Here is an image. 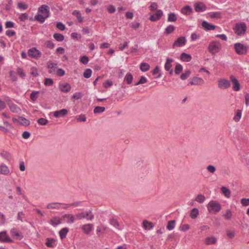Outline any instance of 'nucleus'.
I'll return each mask as SVG.
<instances>
[{
  "label": "nucleus",
  "instance_id": "3",
  "mask_svg": "<svg viewBox=\"0 0 249 249\" xmlns=\"http://www.w3.org/2000/svg\"><path fill=\"white\" fill-rule=\"evenodd\" d=\"M221 45L219 42L214 41L210 43L208 47L209 51L213 54L219 52Z\"/></svg>",
  "mask_w": 249,
  "mask_h": 249
},
{
  "label": "nucleus",
  "instance_id": "23",
  "mask_svg": "<svg viewBox=\"0 0 249 249\" xmlns=\"http://www.w3.org/2000/svg\"><path fill=\"white\" fill-rule=\"evenodd\" d=\"M48 17V15H46L45 16H44L41 14H37L35 16V19L39 22L40 23H42L45 21L46 18Z\"/></svg>",
  "mask_w": 249,
  "mask_h": 249
},
{
  "label": "nucleus",
  "instance_id": "28",
  "mask_svg": "<svg viewBox=\"0 0 249 249\" xmlns=\"http://www.w3.org/2000/svg\"><path fill=\"white\" fill-rule=\"evenodd\" d=\"M133 79V76L132 74L128 72L124 77V81H125L128 85H130L132 83Z\"/></svg>",
  "mask_w": 249,
  "mask_h": 249
},
{
  "label": "nucleus",
  "instance_id": "9",
  "mask_svg": "<svg viewBox=\"0 0 249 249\" xmlns=\"http://www.w3.org/2000/svg\"><path fill=\"white\" fill-rule=\"evenodd\" d=\"M186 39L184 36H180L177 38L173 44V47L175 46L180 47L185 45Z\"/></svg>",
  "mask_w": 249,
  "mask_h": 249
},
{
  "label": "nucleus",
  "instance_id": "52",
  "mask_svg": "<svg viewBox=\"0 0 249 249\" xmlns=\"http://www.w3.org/2000/svg\"><path fill=\"white\" fill-rule=\"evenodd\" d=\"M109 222L111 225L113 226L116 228L118 229H119L120 225L119 224L118 221L116 219L112 218V219H110Z\"/></svg>",
  "mask_w": 249,
  "mask_h": 249
},
{
  "label": "nucleus",
  "instance_id": "39",
  "mask_svg": "<svg viewBox=\"0 0 249 249\" xmlns=\"http://www.w3.org/2000/svg\"><path fill=\"white\" fill-rule=\"evenodd\" d=\"M53 36L57 41H62L64 39V36L60 33H55L53 34Z\"/></svg>",
  "mask_w": 249,
  "mask_h": 249
},
{
  "label": "nucleus",
  "instance_id": "26",
  "mask_svg": "<svg viewBox=\"0 0 249 249\" xmlns=\"http://www.w3.org/2000/svg\"><path fill=\"white\" fill-rule=\"evenodd\" d=\"M217 242V239L214 237H208L205 239V244L207 245L215 244Z\"/></svg>",
  "mask_w": 249,
  "mask_h": 249
},
{
  "label": "nucleus",
  "instance_id": "49",
  "mask_svg": "<svg viewBox=\"0 0 249 249\" xmlns=\"http://www.w3.org/2000/svg\"><path fill=\"white\" fill-rule=\"evenodd\" d=\"M92 74V70L90 69H87L84 72L83 76L86 78H89Z\"/></svg>",
  "mask_w": 249,
  "mask_h": 249
},
{
  "label": "nucleus",
  "instance_id": "33",
  "mask_svg": "<svg viewBox=\"0 0 249 249\" xmlns=\"http://www.w3.org/2000/svg\"><path fill=\"white\" fill-rule=\"evenodd\" d=\"M72 14L77 17L78 21L79 23H82L83 22V18L82 17L80 12L79 10H74L72 12Z\"/></svg>",
  "mask_w": 249,
  "mask_h": 249
},
{
  "label": "nucleus",
  "instance_id": "12",
  "mask_svg": "<svg viewBox=\"0 0 249 249\" xmlns=\"http://www.w3.org/2000/svg\"><path fill=\"white\" fill-rule=\"evenodd\" d=\"M0 241L1 242L11 243L13 240L10 239L5 231L0 232Z\"/></svg>",
  "mask_w": 249,
  "mask_h": 249
},
{
  "label": "nucleus",
  "instance_id": "14",
  "mask_svg": "<svg viewBox=\"0 0 249 249\" xmlns=\"http://www.w3.org/2000/svg\"><path fill=\"white\" fill-rule=\"evenodd\" d=\"M68 113V111L66 109H62L59 110L55 111L53 113V116L56 118L63 117L66 115Z\"/></svg>",
  "mask_w": 249,
  "mask_h": 249
},
{
  "label": "nucleus",
  "instance_id": "36",
  "mask_svg": "<svg viewBox=\"0 0 249 249\" xmlns=\"http://www.w3.org/2000/svg\"><path fill=\"white\" fill-rule=\"evenodd\" d=\"M191 71L190 70H187L180 75V78L182 80L187 79L191 75Z\"/></svg>",
  "mask_w": 249,
  "mask_h": 249
},
{
  "label": "nucleus",
  "instance_id": "63",
  "mask_svg": "<svg viewBox=\"0 0 249 249\" xmlns=\"http://www.w3.org/2000/svg\"><path fill=\"white\" fill-rule=\"evenodd\" d=\"M56 27L61 31H64L66 28L65 25L61 22H57Z\"/></svg>",
  "mask_w": 249,
  "mask_h": 249
},
{
  "label": "nucleus",
  "instance_id": "37",
  "mask_svg": "<svg viewBox=\"0 0 249 249\" xmlns=\"http://www.w3.org/2000/svg\"><path fill=\"white\" fill-rule=\"evenodd\" d=\"M209 16L212 18H222V13L219 11L212 12L210 13Z\"/></svg>",
  "mask_w": 249,
  "mask_h": 249
},
{
  "label": "nucleus",
  "instance_id": "44",
  "mask_svg": "<svg viewBox=\"0 0 249 249\" xmlns=\"http://www.w3.org/2000/svg\"><path fill=\"white\" fill-rule=\"evenodd\" d=\"M177 19V18L176 15L174 13H170L168 14V17L167 21L168 22H174L176 21Z\"/></svg>",
  "mask_w": 249,
  "mask_h": 249
},
{
  "label": "nucleus",
  "instance_id": "59",
  "mask_svg": "<svg viewBox=\"0 0 249 249\" xmlns=\"http://www.w3.org/2000/svg\"><path fill=\"white\" fill-rule=\"evenodd\" d=\"M18 7L21 10H26L28 8V5L23 2H19Z\"/></svg>",
  "mask_w": 249,
  "mask_h": 249
},
{
  "label": "nucleus",
  "instance_id": "25",
  "mask_svg": "<svg viewBox=\"0 0 249 249\" xmlns=\"http://www.w3.org/2000/svg\"><path fill=\"white\" fill-rule=\"evenodd\" d=\"M69 231V230L68 228H63L59 231V236L61 239H63L66 238Z\"/></svg>",
  "mask_w": 249,
  "mask_h": 249
},
{
  "label": "nucleus",
  "instance_id": "42",
  "mask_svg": "<svg viewBox=\"0 0 249 249\" xmlns=\"http://www.w3.org/2000/svg\"><path fill=\"white\" fill-rule=\"evenodd\" d=\"M39 92L38 91H33L30 94V98L32 100V101H36L38 98V95L39 94Z\"/></svg>",
  "mask_w": 249,
  "mask_h": 249
},
{
  "label": "nucleus",
  "instance_id": "10",
  "mask_svg": "<svg viewBox=\"0 0 249 249\" xmlns=\"http://www.w3.org/2000/svg\"><path fill=\"white\" fill-rule=\"evenodd\" d=\"M189 81V84L191 85H201L204 83V81L202 78L197 77H194Z\"/></svg>",
  "mask_w": 249,
  "mask_h": 249
},
{
  "label": "nucleus",
  "instance_id": "24",
  "mask_svg": "<svg viewBox=\"0 0 249 249\" xmlns=\"http://www.w3.org/2000/svg\"><path fill=\"white\" fill-rule=\"evenodd\" d=\"M9 169L6 165L3 164L0 165V174L7 175L9 173Z\"/></svg>",
  "mask_w": 249,
  "mask_h": 249
},
{
  "label": "nucleus",
  "instance_id": "17",
  "mask_svg": "<svg viewBox=\"0 0 249 249\" xmlns=\"http://www.w3.org/2000/svg\"><path fill=\"white\" fill-rule=\"evenodd\" d=\"M56 240L55 239L52 238H47L45 245L48 247L53 248L56 245Z\"/></svg>",
  "mask_w": 249,
  "mask_h": 249
},
{
  "label": "nucleus",
  "instance_id": "46",
  "mask_svg": "<svg viewBox=\"0 0 249 249\" xmlns=\"http://www.w3.org/2000/svg\"><path fill=\"white\" fill-rule=\"evenodd\" d=\"M106 110V108L104 107H99V106H97V107H96L94 110H93V112L96 114V113H101L103 112H104Z\"/></svg>",
  "mask_w": 249,
  "mask_h": 249
},
{
  "label": "nucleus",
  "instance_id": "21",
  "mask_svg": "<svg viewBox=\"0 0 249 249\" xmlns=\"http://www.w3.org/2000/svg\"><path fill=\"white\" fill-rule=\"evenodd\" d=\"M57 64L54 63L51 61H50L47 63V68L50 69L49 72L50 73H52L53 72H55L56 71L57 68L55 66Z\"/></svg>",
  "mask_w": 249,
  "mask_h": 249
},
{
  "label": "nucleus",
  "instance_id": "62",
  "mask_svg": "<svg viewBox=\"0 0 249 249\" xmlns=\"http://www.w3.org/2000/svg\"><path fill=\"white\" fill-rule=\"evenodd\" d=\"M55 71L57 75L59 76H63L65 74V71L61 68H58Z\"/></svg>",
  "mask_w": 249,
  "mask_h": 249
},
{
  "label": "nucleus",
  "instance_id": "41",
  "mask_svg": "<svg viewBox=\"0 0 249 249\" xmlns=\"http://www.w3.org/2000/svg\"><path fill=\"white\" fill-rule=\"evenodd\" d=\"M50 223L53 226H56L61 223V221L58 217H54L51 219Z\"/></svg>",
  "mask_w": 249,
  "mask_h": 249
},
{
  "label": "nucleus",
  "instance_id": "55",
  "mask_svg": "<svg viewBox=\"0 0 249 249\" xmlns=\"http://www.w3.org/2000/svg\"><path fill=\"white\" fill-rule=\"evenodd\" d=\"M44 85L46 86H52L53 84V81L52 79L46 78L44 79Z\"/></svg>",
  "mask_w": 249,
  "mask_h": 249
},
{
  "label": "nucleus",
  "instance_id": "64",
  "mask_svg": "<svg viewBox=\"0 0 249 249\" xmlns=\"http://www.w3.org/2000/svg\"><path fill=\"white\" fill-rule=\"evenodd\" d=\"M241 203L244 206H249V198H243L241 199Z\"/></svg>",
  "mask_w": 249,
  "mask_h": 249
},
{
  "label": "nucleus",
  "instance_id": "54",
  "mask_svg": "<svg viewBox=\"0 0 249 249\" xmlns=\"http://www.w3.org/2000/svg\"><path fill=\"white\" fill-rule=\"evenodd\" d=\"M241 115H242L241 110L238 109L237 110V112H236L235 116L233 118V120L235 121V122H237L240 120V119L241 117Z\"/></svg>",
  "mask_w": 249,
  "mask_h": 249
},
{
  "label": "nucleus",
  "instance_id": "30",
  "mask_svg": "<svg viewBox=\"0 0 249 249\" xmlns=\"http://www.w3.org/2000/svg\"><path fill=\"white\" fill-rule=\"evenodd\" d=\"M150 68V65L145 62H142L141 63L140 66V70L143 72H146L148 71Z\"/></svg>",
  "mask_w": 249,
  "mask_h": 249
},
{
  "label": "nucleus",
  "instance_id": "20",
  "mask_svg": "<svg viewBox=\"0 0 249 249\" xmlns=\"http://www.w3.org/2000/svg\"><path fill=\"white\" fill-rule=\"evenodd\" d=\"M193 12V9L189 5L184 6L181 10V12L186 15H190Z\"/></svg>",
  "mask_w": 249,
  "mask_h": 249
},
{
  "label": "nucleus",
  "instance_id": "40",
  "mask_svg": "<svg viewBox=\"0 0 249 249\" xmlns=\"http://www.w3.org/2000/svg\"><path fill=\"white\" fill-rule=\"evenodd\" d=\"M0 155L2 157H3L4 159H6L7 160H10L11 159V154L6 151H3L0 153Z\"/></svg>",
  "mask_w": 249,
  "mask_h": 249
},
{
  "label": "nucleus",
  "instance_id": "56",
  "mask_svg": "<svg viewBox=\"0 0 249 249\" xmlns=\"http://www.w3.org/2000/svg\"><path fill=\"white\" fill-rule=\"evenodd\" d=\"M89 61V57L86 55H84L82 57H81L80 61L81 63L83 64H87Z\"/></svg>",
  "mask_w": 249,
  "mask_h": 249
},
{
  "label": "nucleus",
  "instance_id": "34",
  "mask_svg": "<svg viewBox=\"0 0 249 249\" xmlns=\"http://www.w3.org/2000/svg\"><path fill=\"white\" fill-rule=\"evenodd\" d=\"M10 110L14 113H18L21 111L20 108L16 104H11L10 106Z\"/></svg>",
  "mask_w": 249,
  "mask_h": 249
},
{
  "label": "nucleus",
  "instance_id": "32",
  "mask_svg": "<svg viewBox=\"0 0 249 249\" xmlns=\"http://www.w3.org/2000/svg\"><path fill=\"white\" fill-rule=\"evenodd\" d=\"M10 233L13 236H17V239L21 240L23 238V236L20 234L19 232L16 229H12L10 231Z\"/></svg>",
  "mask_w": 249,
  "mask_h": 249
},
{
  "label": "nucleus",
  "instance_id": "50",
  "mask_svg": "<svg viewBox=\"0 0 249 249\" xmlns=\"http://www.w3.org/2000/svg\"><path fill=\"white\" fill-rule=\"evenodd\" d=\"M205 199L206 198L204 195L199 194L196 197L195 200L200 203H202L205 201Z\"/></svg>",
  "mask_w": 249,
  "mask_h": 249
},
{
  "label": "nucleus",
  "instance_id": "35",
  "mask_svg": "<svg viewBox=\"0 0 249 249\" xmlns=\"http://www.w3.org/2000/svg\"><path fill=\"white\" fill-rule=\"evenodd\" d=\"M19 119L21 120V122H19L20 125L23 126H28L30 124V121L27 119L22 116H19Z\"/></svg>",
  "mask_w": 249,
  "mask_h": 249
},
{
  "label": "nucleus",
  "instance_id": "53",
  "mask_svg": "<svg viewBox=\"0 0 249 249\" xmlns=\"http://www.w3.org/2000/svg\"><path fill=\"white\" fill-rule=\"evenodd\" d=\"M17 71L18 74L22 78H24L26 74L25 72L23 71L22 68L18 67L17 69Z\"/></svg>",
  "mask_w": 249,
  "mask_h": 249
},
{
  "label": "nucleus",
  "instance_id": "19",
  "mask_svg": "<svg viewBox=\"0 0 249 249\" xmlns=\"http://www.w3.org/2000/svg\"><path fill=\"white\" fill-rule=\"evenodd\" d=\"M180 59L182 61L188 62H190L192 59V56L190 54L186 53H182L180 56Z\"/></svg>",
  "mask_w": 249,
  "mask_h": 249
},
{
  "label": "nucleus",
  "instance_id": "13",
  "mask_svg": "<svg viewBox=\"0 0 249 249\" xmlns=\"http://www.w3.org/2000/svg\"><path fill=\"white\" fill-rule=\"evenodd\" d=\"M203 28L206 31L213 30L216 28V26L206 21H203L201 23Z\"/></svg>",
  "mask_w": 249,
  "mask_h": 249
},
{
  "label": "nucleus",
  "instance_id": "6",
  "mask_svg": "<svg viewBox=\"0 0 249 249\" xmlns=\"http://www.w3.org/2000/svg\"><path fill=\"white\" fill-rule=\"evenodd\" d=\"M230 79L232 84V89L235 91H239L241 89V86L237 79L233 75H231Z\"/></svg>",
  "mask_w": 249,
  "mask_h": 249
},
{
  "label": "nucleus",
  "instance_id": "22",
  "mask_svg": "<svg viewBox=\"0 0 249 249\" xmlns=\"http://www.w3.org/2000/svg\"><path fill=\"white\" fill-rule=\"evenodd\" d=\"M174 61L173 58H167L164 65V69L166 71L170 70L172 65L171 63Z\"/></svg>",
  "mask_w": 249,
  "mask_h": 249
},
{
  "label": "nucleus",
  "instance_id": "47",
  "mask_svg": "<svg viewBox=\"0 0 249 249\" xmlns=\"http://www.w3.org/2000/svg\"><path fill=\"white\" fill-rule=\"evenodd\" d=\"M175 223H176V221L175 220H170V221H168V224H167V226L166 227L167 229L169 231L172 230L175 227Z\"/></svg>",
  "mask_w": 249,
  "mask_h": 249
},
{
  "label": "nucleus",
  "instance_id": "57",
  "mask_svg": "<svg viewBox=\"0 0 249 249\" xmlns=\"http://www.w3.org/2000/svg\"><path fill=\"white\" fill-rule=\"evenodd\" d=\"M48 122H48V120H47L45 118H41L37 120V123L39 124L42 125L47 124L48 123Z\"/></svg>",
  "mask_w": 249,
  "mask_h": 249
},
{
  "label": "nucleus",
  "instance_id": "61",
  "mask_svg": "<svg viewBox=\"0 0 249 249\" xmlns=\"http://www.w3.org/2000/svg\"><path fill=\"white\" fill-rule=\"evenodd\" d=\"M71 37L74 39L79 40L81 38V35L79 34L74 32L71 33Z\"/></svg>",
  "mask_w": 249,
  "mask_h": 249
},
{
  "label": "nucleus",
  "instance_id": "1",
  "mask_svg": "<svg viewBox=\"0 0 249 249\" xmlns=\"http://www.w3.org/2000/svg\"><path fill=\"white\" fill-rule=\"evenodd\" d=\"M208 210L211 213H216L221 209V205L217 201L212 200L207 206Z\"/></svg>",
  "mask_w": 249,
  "mask_h": 249
},
{
  "label": "nucleus",
  "instance_id": "5",
  "mask_svg": "<svg viewBox=\"0 0 249 249\" xmlns=\"http://www.w3.org/2000/svg\"><path fill=\"white\" fill-rule=\"evenodd\" d=\"M235 29V32L238 36H241L245 33L247 29L246 24L243 22L240 24H237Z\"/></svg>",
  "mask_w": 249,
  "mask_h": 249
},
{
  "label": "nucleus",
  "instance_id": "2",
  "mask_svg": "<svg viewBox=\"0 0 249 249\" xmlns=\"http://www.w3.org/2000/svg\"><path fill=\"white\" fill-rule=\"evenodd\" d=\"M234 48L237 54L245 55L247 53L248 47L241 43H236L234 44Z\"/></svg>",
  "mask_w": 249,
  "mask_h": 249
},
{
  "label": "nucleus",
  "instance_id": "51",
  "mask_svg": "<svg viewBox=\"0 0 249 249\" xmlns=\"http://www.w3.org/2000/svg\"><path fill=\"white\" fill-rule=\"evenodd\" d=\"M85 216L87 219L92 220L94 218V215L92 214L91 210L89 212H85Z\"/></svg>",
  "mask_w": 249,
  "mask_h": 249
},
{
  "label": "nucleus",
  "instance_id": "8",
  "mask_svg": "<svg viewBox=\"0 0 249 249\" xmlns=\"http://www.w3.org/2000/svg\"><path fill=\"white\" fill-rule=\"evenodd\" d=\"M195 10L196 12H202L205 11L207 7L202 2H197L194 4Z\"/></svg>",
  "mask_w": 249,
  "mask_h": 249
},
{
  "label": "nucleus",
  "instance_id": "45",
  "mask_svg": "<svg viewBox=\"0 0 249 249\" xmlns=\"http://www.w3.org/2000/svg\"><path fill=\"white\" fill-rule=\"evenodd\" d=\"M182 70H183L182 66L179 63H177L175 66V73L176 74H179L182 71Z\"/></svg>",
  "mask_w": 249,
  "mask_h": 249
},
{
  "label": "nucleus",
  "instance_id": "7",
  "mask_svg": "<svg viewBox=\"0 0 249 249\" xmlns=\"http://www.w3.org/2000/svg\"><path fill=\"white\" fill-rule=\"evenodd\" d=\"M230 86V81L226 79H221L218 81V87L220 89H227Z\"/></svg>",
  "mask_w": 249,
  "mask_h": 249
},
{
  "label": "nucleus",
  "instance_id": "27",
  "mask_svg": "<svg viewBox=\"0 0 249 249\" xmlns=\"http://www.w3.org/2000/svg\"><path fill=\"white\" fill-rule=\"evenodd\" d=\"M221 191L222 194L226 197L229 198L231 196V191L228 188L222 186L221 188Z\"/></svg>",
  "mask_w": 249,
  "mask_h": 249
},
{
  "label": "nucleus",
  "instance_id": "58",
  "mask_svg": "<svg viewBox=\"0 0 249 249\" xmlns=\"http://www.w3.org/2000/svg\"><path fill=\"white\" fill-rule=\"evenodd\" d=\"M45 45L46 47L50 49H53L54 47V43L50 40L46 41L45 43Z\"/></svg>",
  "mask_w": 249,
  "mask_h": 249
},
{
  "label": "nucleus",
  "instance_id": "60",
  "mask_svg": "<svg viewBox=\"0 0 249 249\" xmlns=\"http://www.w3.org/2000/svg\"><path fill=\"white\" fill-rule=\"evenodd\" d=\"M206 169L208 172L212 174H213L216 171L215 166L212 165H209L207 166Z\"/></svg>",
  "mask_w": 249,
  "mask_h": 249
},
{
  "label": "nucleus",
  "instance_id": "43",
  "mask_svg": "<svg viewBox=\"0 0 249 249\" xmlns=\"http://www.w3.org/2000/svg\"><path fill=\"white\" fill-rule=\"evenodd\" d=\"M60 203H51L47 205V208L48 209H59L60 208Z\"/></svg>",
  "mask_w": 249,
  "mask_h": 249
},
{
  "label": "nucleus",
  "instance_id": "48",
  "mask_svg": "<svg viewBox=\"0 0 249 249\" xmlns=\"http://www.w3.org/2000/svg\"><path fill=\"white\" fill-rule=\"evenodd\" d=\"M232 213L230 210H227L226 213L223 214V216L226 220H230L232 217Z\"/></svg>",
  "mask_w": 249,
  "mask_h": 249
},
{
  "label": "nucleus",
  "instance_id": "29",
  "mask_svg": "<svg viewBox=\"0 0 249 249\" xmlns=\"http://www.w3.org/2000/svg\"><path fill=\"white\" fill-rule=\"evenodd\" d=\"M143 226L145 230H150L154 227V225L152 222L145 220L143 221Z\"/></svg>",
  "mask_w": 249,
  "mask_h": 249
},
{
  "label": "nucleus",
  "instance_id": "31",
  "mask_svg": "<svg viewBox=\"0 0 249 249\" xmlns=\"http://www.w3.org/2000/svg\"><path fill=\"white\" fill-rule=\"evenodd\" d=\"M199 214V211L197 208H193L190 212V216L192 219L196 218Z\"/></svg>",
  "mask_w": 249,
  "mask_h": 249
},
{
  "label": "nucleus",
  "instance_id": "15",
  "mask_svg": "<svg viewBox=\"0 0 249 249\" xmlns=\"http://www.w3.org/2000/svg\"><path fill=\"white\" fill-rule=\"evenodd\" d=\"M60 90L63 92H68L71 89V86L68 83L60 84L59 86Z\"/></svg>",
  "mask_w": 249,
  "mask_h": 249
},
{
  "label": "nucleus",
  "instance_id": "16",
  "mask_svg": "<svg viewBox=\"0 0 249 249\" xmlns=\"http://www.w3.org/2000/svg\"><path fill=\"white\" fill-rule=\"evenodd\" d=\"M93 228V225L92 224H87L84 225L82 229L83 230L84 233L86 234H89L92 231Z\"/></svg>",
  "mask_w": 249,
  "mask_h": 249
},
{
  "label": "nucleus",
  "instance_id": "18",
  "mask_svg": "<svg viewBox=\"0 0 249 249\" xmlns=\"http://www.w3.org/2000/svg\"><path fill=\"white\" fill-rule=\"evenodd\" d=\"M39 11L41 12L42 14L48 15L49 17L50 15V7L47 5H42L39 8Z\"/></svg>",
  "mask_w": 249,
  "mask_h": 249
},
{
  "label": "nucleus",
  "instance_id": "38",
  "mask_svg": "<svg viewBox=\"0 0 249 249\" xmlns=\"http://www.w3.org/2000/svg\"><path fill=\"white\" fill-rule=\"evenodd\" d=\"M175 30V27L172 25H170L165 28L164 34L165 35H169L172 33Z\"/></svg>",
  "mask_w": 249,
  "mask_h": 249
},
{
  "label": "nucleus",
  "instance_id": "11",
  "mask_svg": "<svg viewBox=\"0 0 249 249\" xmlns=\"http://www.w3.org/2000/svg\"><path fill=\"white\" fill-rule=\"evenodd\" d=\"M163 15L162 11L161 10H157L155 14L152 15L150 17V20L152 21L155 22L159 20Z\"/></svg>",
  "mask_w": 249,
  "mask_h": 249
},
{
  "label": "nucleus",
  "instance_id": "4",
  "mask_svg": "<svg viewBox=\"0 0 249 249\" xmlns=\"http://www.w3.org/2000/svg\"><path fill=\"white\" fill-rule=\"evenodd\" d=\"M28 53L30 57L35 59H37L40 57L42 55L41 52L35 47H33L30 49L28 51Z\"/></svg>",
  "mask_w": 249,
  "mask_h": 249
}]
</instances>
